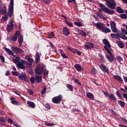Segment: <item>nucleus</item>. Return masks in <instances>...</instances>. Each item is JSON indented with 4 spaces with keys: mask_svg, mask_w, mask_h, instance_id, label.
<instances>
[{
    "mask_svg": "<svg viewBox=\"0 0 127 127\" xmlns=\"http://www.w3.org/2000/svg\"><path fill=\"white\" fill-rule=\"evenodd\" d=\"M94 25L99 30H102V32H104V33L112 32V31L109 28L106 27V26H104V24L100 22L95 23Z\"/></svg>",
    "mask_w": 127,
    "mask_h": 127,
    "instance_id": "nucleus-1",
    "label": "nucleus"
},
{
    "mask_svg": "<svg viewBox=\"0 0 127 127\" xmlns=\"http://www.w3.org/2000/svg\"><path fill=\"white\" fill-rule=\"evenodd\" d=\"M100 7H101L102 10H103L106 13H108V14L113 15L116 12L114 10H111L109 8H108L106 5L104 4L100 3L99 4Z\"/></svg>",
    "mask_w": 127,
    "mask_h": 127,
    "instance_id": "nucleus-2",
    "label": "nucleus"
},
{
    "mask_svg": "<svg viewBox=\"0 0 127 127\" xmlns=\"http://www.w3.org/2000/svg\"><path fill=\"white\" fill-rule=\"evenodd\" d=\"M105 3L108 7L111 8V9H116V5H117V4L115 0H107Z\"/></svg>",
    "mask_w": 127,
    "mask_h": 127,
    "instance_id": "nucleus-3",
    "label": "nucleus"
},
{
    "mask_svg": "<svg viewBox=\"0 0 127 127\" xmlns=\"http://www.w3.org/2000/svg\"><path fill=\"white\" fill-rule=\"evenodd\" d=\"M45 68L44 64H42L40 65L37 66V67L35 69V72L37 75L40 76L43 73V70Z\"/></svg>",
    "mask_w": 127,
    "mask_h": 127,
    "instance_id": "nucleus-4",
    "label": "nucleus"
},
{
    "mask_svg": "<svg viewBox=\"0 0 127 127\" xmlns=\"http://www.w3.org/2000/svg\"><path fill=\"white\" fill-rule=\"evenodd\" d=\"M63 97L61 95H59L58 96H55L52 99V102L54 104H60L61 101H62Z\"/></svg>",
    "mask_w": 127,
    "mask_h": 127,
    "instance_id": "nucleus-5",
    "label": "nucleus"
},
{
    "mask_svg": "<svg viewBox=\"0 0 127 127\" xmlns=\"http://www.w3.org/2000/svg\"><path fill=\"white\" fill-rule=\"evenodd\" d=\"M7 11L6 4L5 3L2 4L0 6V12L2 15H3L4 13H6Z\"/></svg>",
    "mask_w": 127,
    "mask_h": 127,
    "instance_id": "nucleus-6",
    "label": "nucleus"
},
{
    "mask_svg": "<svg viewBox=\"0 0 127 127\" xmlns=\"http://www.w3.org/2000/svg\"><path fill=\"white\" fill-rule=\"evenodd\" d=\"M11 49L15 54H21V53H23L22 49L17 47H12Z\"/></svg>",
    "mask_w": 127,
    "mask_h": 127,
    "instance_id": "nucleus-7",
    "label": "nucleus"
},
{
    "mask_svg": "<svg viewBox=\"0 0 127 127\" xmlns=\"http://www.w3.org/2000/svg\"><path fill=\"white\" fill-rule=\"evenodd\" d=\"M110 26L111 28V30H112L113 32L114 33H116L117 32V26L116 25V22L114 21H110Z\"/></svg>",
    "mask_w": 127,
    "mask_h": 127,
    "instance_id": "nucleus-8",
    "label": "nucleus"
},
{
    "mask_svg": "<svg viewBox=\"0 0 127 127\" xmlns=\"http://www.w3.org/2000/svg\"><path fill=\"white\" fill-rule=\"evenodd\" d=\"M99 68L101 69V70H102V71H103V72H104L105 73H107V74L110 73V70H109L108 68L103 64L99 65Z\"/></svg>",
    "mask_w": 127,
    "mask_h": 127,
    "instance_id": "nucleus-9",
    "label": "nucleus"
},
{
    "mask_svg": "<svg viewBox=\"0 0 127 127\" xmlns=\"http://www.w3.org/2000/svg\"><path fill=\"white\" fill-rule=\"evenodd\" d=\"M85 49H93L95 48V46H94V44L93 43H90V42H87L86 43V44L84 45Z\"/></svg>",
    "mask_w": 127,
    "mask_h": 127,
    "instance_id": "nucleus-10",
    "label": "nucleus"
},
{
    "mask_svg": "<svg viewBox=\"0 0 127 127\" xmlns=\"http://www.w3.org/2000/svg\"><path fill=\"white\" fill-rule=\"evenodd\" d=\"M13 28V22L12 21H10L6 27V29L7 30L8 32H10L11 31V30Z\"/></svg>",
    "mask_w": 127,
    "mask_h": 127,
    "instance_id": "nucleus-11",
    "label": "nucleus"
},
{
    "mask_svg": "<svg viewBox=\"0 0 127 127\" xmlns=\"http://www.w3.org/2000/svg\"><path fill=\"white\" fill-rule=\"evenodd\" d=\"M63 34H64V35H65V36H68V35H70V30H69V29H68L67 27H63Z\"/></svg>",
    "mask_w": 127,
    "mask_h": 127,
    "instance_id": "nucleus-12",
    "label": "nucleus"
},
{
    "mask_svg": "<svg viewBox=\"0 0 127 127\" xmlns=\"http://www.w3.org/2000/svg\"><path fill=\"white\" fill-rule=\"evenodd\" d=\"M4 49L5 52H6L7 54H8V55H11V56H13V57H15V55H14V53H13V52L10 50V49H8L5 47H4Z\"/></svg>",
    "mask_w": 127,
    "mask_h": 127,
    "instance_id": "nucleus-13",
    "label": "nucleus"
},
{
    "mask_svg": "<svg viewBox=\"0 0 127 127\" xmlns=\"http://www.w3.org/2000/svg\"><path fill=\"white\" fill-rule=\"evenodd\" d=\"M106 57L108 61L110 62V63H112V62H114V60L115 59V56H114V55H110V56L108 55H106Z\"/></svg>",
    "mask_w": 127,
    "mask_h": 127,
    "instance_id": "nucleus-14",
    "label": "nucleus"
},
{
    "mask_svg": "<svg viewBox=\"0 0 127 127\" xmlns=\"http://www.w3.org/2000/svg\"><path fill=\"white\" fill-rule=\"evenodd\" d=\"M18 77L21 80H23V81H26L27 80L26 75L24 72H21V74H19Z\"/></svg>",
    "mask_w": 127,
    "mask_h": 127,
    "instance_id": "nucleus-15",
    "label": "nucleus"
},
{
    "mask_svg": "<svg viewBox=\"0 0 127 127\" xmlns=\"http://www.w3.org/2000/svg\"><path fill=\"white\" fill-rule=\"evenodd\" d=\"M86 96L89 100H91L93 101L94 100V98H95V96H94V94L91 92H87L86 93Z\"/></svg>",
    "mask_w": 127,
    "mask_h": 127,
    "instance_id": "nucleus-16",
    "label": "nucleus"
},
{
    "mask_svg": "<svg viewBox=\"0 0 127 127\" xmlns=\"http://www.w3.org/2000/svg\"><path fill=\"white\" fill-rule=\"evenodd\" d=\"M74 68L76 69L77 71L80 72V71H83V67L81 66V65L78 64H75L74 65Z\"/></svg>",
    "mask_w": 127,
    "mask_h": 127,
    "instance_id": "nucleus-17",
    "label": "nucleus"
},
{
    "mask_svg": "<svg viewBox=\"0 0 127 127\" xmlns=\"http://www.w3.org/2000/svg\"><path fill=\"white\" fill-rule=\"evenodd\" d=\"M103 43L106 46V47H108V48H111V44H110V42L106 39H104L103 40Z\"/></svg>",
    "mask_w": 127,
    "mask_h": 127,
    "instance_id": "nucleus-18",
    "label": "nucleus"
},
{
    "mask_svg": "<svg viewBox=\"0 0 127 127\" xmlns=\"http://www.w3.org/2000/svg\"><path fill=\"white\" fill-rule=\"evenodd\" d=\"M35 80H36V83H38V84H39V83H41V82H42V76L36 75Z\"/></svg>",
    "mask_w": 127,
    "mask_h": 127,
    "instance_id": "nucleus-19",
    "label": "nucleus"
},
{
    "mask_svg": "<svg viewBox=\"0 0 127 127\" xmlns=\"http://www.w3.org/2000/svg\"><path fill=\"white\" fill-rule=\"evenodd\" d=\"M16 64L17 66L20 69H23V70L25 69V66L22 63L19 62Z\"/></svg>",
    "mask_w": 127,
    "mask_h": 127,
    "instance_id": "nucleus-20",
    "label": "nucleus"
},
{
    "mask_svg": "<svg viewBox=\"0 0 127 127\" xmlns=\"http://www.w3.org/2000/svg\"><path fill=\"white\" fill-rule=\"evenodd\" d=\"M114 79L115 80H117V81H119L120 83H122V82H124V80H123V78L119 75H114L113 76Z\"/></svg>",
    "mask_w": 127,
    "mask_h": 127,
    "instance_id": "nucleus-21",
    "label": "nucleus"
},
{
    "mask_svg": "<svg viewBox=\"0 0 127 127\" xmlns=\"http://www.w3.org/2000/svg\"><path fill=\"white\" fill-rule=\"evenodd\" d=\"M11 103L12 105H15V106H21L22 105L21 103L12 99L11 100Z\"/></svg>",
    "mask_w": 127,
    "mask_h": 127,
    "instance_id": "nucleus-22",
    "label": "nucleus"
},
{
    "mask_svg": "<svg viewBox=\"0 0 127 127\" xmlns=\"http://www.w3.org/2000/svg\"><path fill=\"white\" fill-rule=\"evenodd\" d=\"M40 60V55H39V53H37L35 55V63L37 64L38 62Z\"/></svg>",
    "mask_w": 127,
    "mask_h": 127,
    "instance_id": "nucleus-23",
    "label": "nucleus"
},
{
    "mask_svg": "<svg viewBox=\"0 0 127 127\" xmlns=\"http://www.w3.org/2000/svg\"><path fill=\"white\" fill-rule=\"evenodd\" d=\"M18 41L19 46H21L22 45V42H23V36H20L18 37Z\"/></svg>",
    "mask_w": 127,
    "mask_h": 127,
    "instance_id": "nucleus-24",
    "label": "nucleus"
},
{
    "mask_svg": "<svg viewBox=\"0 0 127 127\" xmlns=\"http://www.w3.org/2000/svg\"><path fill=\"white\" fill-rule=\"evenodd\" d=\"M8 16L9 17L11 18L12 15H13V8H9V12L8 13H7Z\"/></svg>",
    "mask_w": 127,
    "mask_h": 127,
    "instance_id": "nucleus-25",
    "label": "nucleus"
},
{
    "mask_svg": "<svg viewBox=\"0 0 127 127\" xmlns=\"http://www.w3.org/2000/svg\"><path fill=\"white\" fill-rule=\"evenodd\" d=\"M109 98L110 100H112V101H114L115 102H117V98L116 96H115V95L113 94H111L109 96Z\"/></svg>",
    "mask_w": 127,
    "mask_h": 127,
    "instance_id": "nucleus-26",
    "label": "nucleus"
},
{
    "mask_svg": "<svg viewBox=\"0 0 127 127\" xmlns=\"http://www.w3.org/2000/svg\"><path fill=\"white\" fill-rule=\"evenodd\" d=\"M60 53L61 54V56L63 57V58H64V59H67L68 58V57L66 56L63 50L60 49Z\"/></svg>",
    "mask_w": 127,
    "mask_h": 127,
    "instance_id": "nucleus-27",
    "label": "nucleus"
},
{
    "mask_svg": "<svg viewBox=\"0 0 127 127\" xmlns=\"http://www.w3.org/2000/svg\"><path fill=\"white\" fill-rule=\"evenodd\" d=\"M27 103L30 106L31 108H32V109H35L36 105L34 102L30 101H27Z\"/></svg>",
    "mask_w": 127,
    "mask_h": 127,
    "instance_id": "nucleus-28",
    "label": "nucleus"
},
{
    "mask_svg": "<svg viewBox=\"0 0 127 127\" xmlns=\"http://www.w3.org/2000/svg\"><path fill=\"white\" fill-rule=\"evenodd\" d=\"M117 44L120 48L123 49L125 48V44L123 41H118Z\"/></svg>",
    "mask_w": 127,
    "mask_h": 127,
    "instance_id": "nucleus-29",
    "label": "nucleus"
},
{
    "mask_svg": "<svg viewBox=\"0 0 127 127\" xmlns=\"http://www.w3.org/2000/svg\"><path fill=\"white\" fill-rule=\"evenodd\" d=\"M116 10H117V12H118V13H124V12H125V11H124V10L123 9V8H122V7H121L120 6H118L116 8Z\"/></svg>",
    "mask_w": 127,
    "mask_h": 127,
    "instance_id": "nucleus-30",
    "label": "nucleus"
},
{
    "mask_svg": "<svg viewBox=\"0 0 127 127\" xmlns=\"http://www.w3.org/2000/svg\"><path fill=\"white\" fill-rule=\"evenodd\" d=\"M0 124H1V125L5 126V119H4V117H0Z\"/></svg>",
    "mask_w": 127,
    "mask_h": 127,
    "instance_id": "nucleus-31",
    "label": "nucleus"
},
{
    "mask_svg": "<svg viewBox=\"0 0 127 127\" xmlns=\"http://www.w3.org/2000/svg\"><path fill=\"white\" fill-rule=\"evenodd\" d=\"M119 105L121 107V108H124L125 105H126V103L125 102L122 101V100H119L118 102Z\"/></svg>",
    "mask_w": 127,
    "mask_h": 127,
    "instance_id": "nucleus-32",
    "label": "nucleus"
},
{
    "mask_svg": "<svg viewBox=\"0 0 127 127\" xmlns=\"http://www.w3.org/2000/svg\"><path fill=\"white\" fill-rule=\"evenodd\" d=\"M110 48L107 46H104V49L107 51V53L109 54V55H113V54H112V52H111V50H110Z\"/></svg>",
    "mask_w": 127,
    "mask_h": 127,
    "instance_id": "nucleus-33",
    "label": "nucleus"
},
{
    "mask_svg": "<svg viewBox=\"0 0 127 127\" xmlns=\"http://www.w3.org/2000/svg\"><path fill=\"white\" fill-rule=\"evenodd\" d=\"M66 88H67L68 89V90L70 91V92H73V86L70 84H67L66 85Z\"/></svg>",
    "mask_w": 127,
    "mask_h": 127,
    "instance_id": "nucleus-34",
    "label": "nucleus"
},
{
    "mask_svg": "<svg viewBox=\"0 0 127 127\" xmlns=\"http://www.w3.org/2000/svg\"><path fill=\"white\" fill-rule=\"evenodd\" d=\"M43 71L44 77H47L48 76V74H49V71H48L47 69L45 68L43 70Z\"/></svg>",
    "mask_w": 127,
    "mask_h": 127,
    "instance_id": "nucleus-35",
    "label": "nucleus"
},
{
    "mask_svg": "<svg viewBox=\"0 0 127 127\" xmlns=\"http://www.w3.org/2000/svg\"><path fill=\"white\" fill-rule=\"evenodd\" d=\"M99 58H100L101 62H102L103 63H106V61L105 60V58H104V56L102 54L99 55Z\"/></svg>",
    "mask_w": 127,
    "mask_h": 127,
    "instance_id": "nucleus-36",
    "label": "nucleus"
},
{
    "mask_svg": "<svg viewBox=\"0 0 127 127\" xmlns=\"http://www.w3.org/2000/svg\"><path fill=\"white\" fill-rule=\"evenodd\" d=\"M2 19L4 21H6L8 19V14L7 13H5V15L2 17Z\"/></svg>",
    "mask_w": 127,
    "mask_h": 127,
    "instance_id": "nucleus-37",
    "label": "nucleus"
},
{
    "mask_svg": "<svg viewBox=\"0 0 127 127\" xmlns=\"http://www.w3.org/2000/svg\"><path fill=\"white\" fill-rule=\"evenodd\" d=\"M121 90H118L117 91H116V94L117 97H118V98H120V99L121 100H123V97H122V96H121Z\"/></svg>",
    "mask_w": 127,
    "mask_h": 127,
    "instance_id": "nucleus-38",
    "label": "nucleus"
},
{
    "mask_svg": "<svg viewBox=\"0 0 127 127\" xmlns=\"http://www.w3.org/2000/svg\"><path fill=\"white\" fill-rule=\"evenodd\" d=\"M73 81H74V82H75V83H76V84H77V85H78V86L79 87H82V83L80 82L79 80H78V79H73Z\"/></svg>",
    "mask_w": 127,
    "mask_h": 127,
    "instance_id": "nucleus-39",
    "label": "nucleus"
},
{
    "mask_svg": "<svg viewBox=\"0 0 127 127\" xmlns=\"http://www.w3.org/2000/svg\"><path fill=\"white\" fill-rule=\"evenodd\" d=\"M119 16L121 18H122L123 19H127V15L126 14H120L119 15Z\"/></svg>",
    "mask_w": 127,
    "mask_h": 127,
    "instance_id": "nucleus-40",
    "label": "nucleus"
},
{
    "mask_svg": "<svg viewBox=\"0 0 127 127\" xmlns=\"http://www.w3.org/2000/svg\"><path fill=\"white\" fill-rule=\"evenodd\" d=\"M25 59H27V60L30 63H32L33 62V59L29 57L26 56Z\"/></svg>",
    "mask_w": 127,
    "mask_h": 127,
    "instance_id": "nucleus-41",
    "label": "nucleus"
},
{
    "mask_svg": "<svg viewBox=\"0 0 127 127\" xmlns=\"http://www.w3.org/2000/svg\"><path fill=\"white\" fill-rule=\"evenodd\" d=\"M65 23H66V24L68 25V26H70V27H73V24L72 23L69 22V21L65 20Z\"/></svg>",
    "mask_w": 127,
    "mask_h": 127,
    "instance_id": "nucleus-42",
    "label": "nucleus"
},
{
    "mask_svg": "<svg viewBox=\"0 0 127 127\" xmlns=\"http://www.w3.org/2000/svg\"><path fill=\"white\" fill-rule=\"evenodd\" d=\"M80 35H82V36L86 37V36H87V33H86V32H84V31L81 30L80 32Z\"/></svg>",
    "mask_w": 127,
    "mask_h": 127,
    "instance_id": "nucleus-43",
    "label": "nucleus"
},
{
    "mask_svg": "<svg viewBox=\"0 0 127 127\" xmlns=\"http://www.w3.org/2000/svg\"><path fill=\"white\" fill-rule=\"evenodd\" d=\"M116 58H117L118 61H119V62H120V63L123 62L124 61V59L121 56H118L116 57Z\"/></svg>",
    "mask_w": 127,
    "mask_h": 127,
    "instance_id": "nucleus-44",
    "label": "nucleus"
},
{
    "mask_svg": "<svg viewBox=\"0 0 127 127\" xmlns=\"http://www.w3.org/2000/svg\"><path fill=\"white\" fill-rule=\"evenodd\" d=\"M30 81L32 84H34V83H35V81H36L35 76V77L34 76H32L30 79Z\"/></svg>",
    "mask_w": 127,
    "mask_h": 127,
    "instance_id": "nucleus-45",
    "label": "nucleus"
},
{
    "mask_svg": "<svg viewBox=\"0 0 127 127\" xmlns=\"http://www.w3.org/2000/svg\"><path fill=\"white\" fill-rule=\"evenodd\" d=\"M9 8H13V0H10Z\"/></svg>",
    "mask_w": 127,
    "mask_h": 127,
    "instance_id": "nucleus-46",
    "label": "nucleus"
},
{
    "mask_svg": "<svg viewBox=\"0 0 127 127\" xmlns=\"http://www.w3.org/2000/svg\"><path fill=\"white\" fill-rule=\"evenodd\" d=\"M71 112L72 113H75V112H77V113H80L81 110L78 109L73 108L72 109H71Z\"/></svg>",
    "mask_w": 127,
    "mask_h": 127,
    "instance_id": "nucleus-47",
    "label": "nucleus"
},
{
    "mask_svg": "<svg viewBox=\"0 0 127 127\" xmlns=\"http://www.w3.org/2000/svg\"><path fill=\"white\" fill-rule=\"evenodd\" d=\"M76 53H77V55H78V56H81L82 53H81V52H80V51H78L77 49H75V51H74V54H76Z\"/></svg>",
    "mask_w": 127,
    "mask_h": 127,
    "instance_id": "nucleus-48",
    "label": "nucleus"
},
{
    "mask_svg": "<svg viewBox=\"0 0 127 127\" xmlns=\"http://www.w3.org/2000/svg\"><path fill=\"white\" fill-rule=\"evenodd\" d=\"M12 74L13 75V76H19L20 75V73L17 71H12Z\"/></svg>",
    "mask_w": 127,
    "mask_h": 127,
    "instance_id": "nucleus-49",
    "label": "nucleus"
},
{
    "mask_svg": "<svg viewBox=\"0 0 127 127\" xmlns=\"http://www.w3.org/2000/svg\"><path fill=\"white\" fill-rule=\"evenodd\" d=\"M50 35H51V36L49 37V39L51 38H54V36H55V33H54L53 32H51L50 33Z\"/></svg>",
    "mask_w": 127,
    "mask_h": 127,
    "instance_id": "nucleus-50",
    "label": "nucleus"
},
{
    "mask_svg": "<svg viewBox=\"0 0 127 127\" xmlns=\"http://www.w3.org/2000/svg\"><path fill=\"white\" fill-rule=\"evenodd\" d=\"M110 36L111 37H112V38H113L114 39H117L116 34L112 33L110 34Z\"/></svg>",
    "mask_w": 127,
    "mask_h": 127,
    "instance_id": "nucleus-51",
    "label": "nucleus"
},
{
    "mask_svg": "<svg viewBox=\"0 0 127 127\" xmlns=\"http://www.w3.org/2000/svg\"><path fill=\"white\" fill-rule=\"evenodd\" d=\"M74 24L76 25V26H78L80 27L81 26H82V23L81 22H74Z\"/></svg>",
    "mask_w": 127,
    "mask_h": 127,
    "instance_id": "nucleus-52",
    "label": "nucleus"
},
{
    "mask_svg": "<svg viewBox=\"0 0 127 127\" xmlns=\"http://www.w3.org/2000/svg\"><path fill=\"white\" fill-rule=\"evenodd\" d=\"M11 40L12 41L15 42L17 40V36H15V35L13 36V37L11 38Z\"/></svg>",
    "mask_w": 127,
    "mask_h": 127,
    "instance_id": "nucleus-53",
    "label": "nucleus"
},
{
    "mask_svg": "<svg viewBox=\"0 0 127 127\" xmlns=\"http://www.w3.org/2000/svg\"><path fill=\"white\" fill-rule=\"evenodd\" d=\"M43 1L45 4H49L51 2V0H43Z\"/></svg>",
    "mask_w": 127,
    "mask_h": 127,
    "instance_id": "nucleus-54",
    "label": "nucleus"
},
{
    "mask_svg": "<svg viewBox=\"0 0 127 127\" xmlns=\"http://www.w3.org/2000/svg\"><path fill=\"white\" fill-rule=\"evenodd\" d=\"M116 35H117V39H118L119 40H121V39L120 38H122V36L123 35V34L118 33V34H116ZM118 37H119L120 38H119Z\"/></svg>",
    "mask_w": 127,
    "mask_h": 127,
    "instance_id": "nucleus-55",
    "label": "nucleus"
},
{
    "mask_svg": "<svg viewBox=\"0 0 127 127\" xmlns=\"http://www.w3.org/2000/svg\"><path fill=\"white\" fill-rule=\"evenodd\" d=\"M91 72L92 73V75H96V69L93 67L91 69Z\"/></svg>",
    "mask_w": 127,
    "mask_h": 127,
    "instance_id": "nucleus-56",
    "label": "nucleus"
},
{
    "mask_svg": "<svg viewBox=\"0 0 127 127\" xmlns=\"http://www.w3.org/2000/svg\"><path fill=\"white\" fill-rule=\"evenodd\" d=\"M67 49L68 50H70V51H72V52H73V53H74L75 51L76 50V49H73V48H72L71 47H67Z\"/></svg>",
    "mask_w": 127,
    "mask_h": 127,
    "instance_id": "nucleus-57",
    "label": "nucleus"
},
{
    "mask_svg": "<svg viewBox=\"0 0 127 127\" xmlns=\"http://www.w3.org/2000/svg\"><path fill=\"white\" fill-rule=\"evenodd\" d=\"M46 92V87L44 86L41 91L42 95H44V94H45Z\"/></svg>",
    "mask_w": 127,
    "mask_h": 127,
    "instance_id": "nucleus-58",
    "label": "nucleus"
},
{
    "mask_svg": "<svg viewBox=\"0 0 127 127\" xmlns=\"http://www.w3.org/2000/svg\"><path fill=\"white\" fill-rule=\"evenodd\" d=\"M45 125H46V126H47V127H53V126H54V124L53 123H45Z\"/></svg>",
    "mask_w": 127,
    "mask_h": 127,
    "instance_id": "nucleus-59",
    "label": "nucleus"
},
{
    "mask_svg": "<svg viewBox=\"0 0 127 127\" xmlns=\"http://www.w3.org/2000/svg\"><path fill=\"white\" fill-rule=\"evenodd\" d=\"M121 38L122 39H124V40H127V36L125 35V34H122V36L121 37Z\"/></svg>",
    "mask_w": 127,
    "mask_h": 127,
    "instance_id": "nucleus-60",
    "label": "nucleus"
},
{
    "mask_svg": "<svg viewBox=\"0 0 127 127\" xmlns=\"http://www.w3.org/2000/svg\"><path fill=\"white\" fill-rule=\"evenodd\" d=\"M28 93L30 94V95H33L34 92L33 91V90H32V89H29L28 91Z\"/></svg>",
    "mask_w": 127,
    "mask_h": 127,
    "instance_id": "nucleus-61",
    "label": "nucleus"
},
{
    "mask_svg": "<svg viewBox=\"0 0 127 127\" xmlns=\"http://www.w3.org/2000/svg\"><path fill=\"white\" fill-rule=\"evenodd\" d=\"M0 59L2 62L4 63V57L3 56H0Z\"/></svg>",
    "mask_w": 127,
    "mask_h": 127,
    "instance_id": "nucleus-62",
    "label": "nucleus"
},
{
    "mask_svg": "<svg viewBox=\"0 0 127 127\" xmlns=\"http://www.w3.org/2000/svg\"><path fill=\"white\" fill-rule=\"evenodd\" d=\"M122 32H123V33L127 35V30H126V29H122Z\"/></svg>",
    "mask_w": 127,
    "mask_h": 127,
    "instance_id": "nucleus-63",
    "label": "nucleus"
},
{
    "mask_svg": "<svg viewBox=\"0 0 127 127\" xmlns=\"http://www.w3.org/2000/svg\"><path fill=\"white\" fill-rule=\"evenodd\" d=\"M119 127H127V125H125L124 124H119Z\"/></svg>",
    "mask_w": 127,
    "mask_h": 127,
    "instance_id": "nucleus-64",
    "label": "nucleus"
}]
</instances>
